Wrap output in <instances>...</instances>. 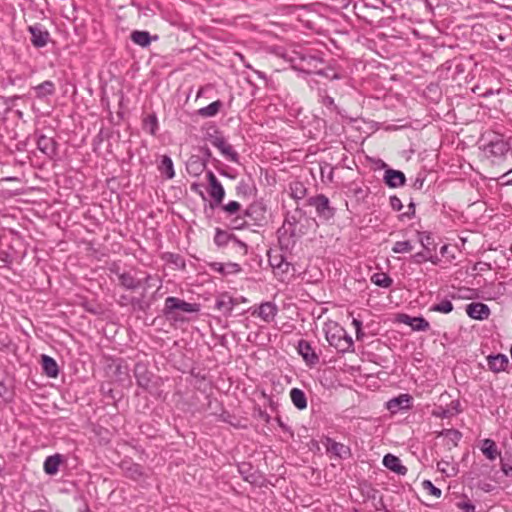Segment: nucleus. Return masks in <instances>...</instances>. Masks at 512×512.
I'll list each match as a JSON object with an SVG mask.
<instances>
[{"label": "nucleus", "instance_id": "f257e3e1", "mask_svg": "<svg viewBox=\"0 0 512 512\" xmlns=\"http://www.w3.org/2000/svg\"><path fill=\"white\" fill-rule=\"evenodd\" d=\"M326 340L339 352H347L353 348V340L344 328L337 324L329 325L326 330Z\"/></svg>", "mask_w": 512, "mask_h": 512}, {"label": "nucleus", "instance_id": "f03ea898", "mask_svg": "<svg viewBox=\"0 0 512 512\" xmlns=\"http://www.w3.org/2000/svg\"><path fill=\"white\" fill-rule=\"evenodd\" d=\"M177 311L185 313H194L199 311V305L196 303H188L176 297H168L165 300L164 313L169 319L179 320Z\"/></svg>", "mask_w": 512, "mask_h": 512}, {"label": "nucleus", "instance_id": "7ed1b4c3", "mask_svg": "<svg viewBox=\"0 0 512 512\" xmlns=\"http://www.w3.org/2000/svg\"><path fill=\"white\" fill-rule=\"evenodd\" d=\"M210 143L216 147L221 154L229 161L238 163L239 155L234 150L231 144L227 142V140L220 134L215 133L214 135H209Z\"/></svg>", "mask_w": 512, "mask_h": 512}, {"label": "nucleus", "instance_id": "20e7f679", "mask_svg": "<svg viewBox=\"0 0 512 512\" xmlns=\"http://www.w3.org/2000/svg\"><path fill=\"white\" fill-rule=\"evenodd\" d=\"M308 203H309V205L315 207L317 215L320 218L329 220L335 214V209L330 206L329 199L323 194H319L317 196L311 197L308 200Z\"/></svg>", "mask_w": 512, "mask_h": 512}, {"label": "nucleus", "instance_id": "39448f33", "mask_svg": "<svg viewBox=\"0 0 512 512\" xmlns=\"http://www.w3.org/2000/svg\"><path fill=\"white\" fill-rule=\"evenodd\" d=\"M206 176L209 183V195L213 199L215 205H219L225 197L224 187L212 171H208Z\"/></svg>", "mask_w": 512, "mask_h": 512}, {"label": "nucleus", "instance_id": "423d86ee", "mask_svg": "<svg viewBox=\"0 0 512 512\" xmlns=\"http://www.w3.org/2000/svg\"><path fill=\"white\" fill-rule=\"evenodd\" d=\"M251 313L253 316L261 318L264 322L270 323L275 319L278 313V307L275 303L267 301L260 304L258 307L252 308Z\"/></svg>", "mask_w": 512, "mask_h": 512}, {"label": "nucleus", "instance_id": "0eeeda50", "mask_svg": "<svg viewBox=\"0 0 512 512\" xmlns=\"http://www.w3.org/2000/svg\"><path fill=\"white\" fill-rule=\"evenodd\" d=\"M31 34V42L36 47H44L50 41L48 30L41 24L37 23L28 27Z\"/></svg>", "mask_w": 512, "mask_h": 512}, {"label": "nucleus", "instance_id": "6e6552de", "mask_svg": "<svg viewBox=\"0 0 512 512\" xmlns=\"http://www.w3.org/2000/svg\"><path fill=\"white\" fill-rule=\"evenodd\" d=\"M398 321L410 326L414 331H427L430 327L429 322L423 317H411L407 314H400Z\"/></svg>", "mask_w": 512, "mask_h": 512}, {"label": "nucleus", "instance_id": "1a4fd4ad", "mask_svg": "<svg viewBox=\"0 0 512 512\" xmlns=\"http://www.w3.org/2000/svg\"><path fill=\"white\" fill-rule=\"evenodd\" d=\"M466 313L473 319L485 320L490 315V309L484 303L473 302L466 306Z\"/></svg>", "mask_w": 512, "mask_h": 512}, {"label": "nucleus", "instance_id": "9d476101", "mask_svg": "<svg viewBox=\"0 0 512 512\" xmlns=\"http://www.w3.org/2000/svg\"><path fill=\"white\" fill-rule=\"evenodd\" d=\"M297 350L308 365L313 366L318 363L319 357L308 341L300 340L297 345Z\"/></svg>", "mask_w": 512, "mask_h": 512}, {"label": "nucleus", "instance_id": "9b49d317", "mask_svg": "<svg viewBox=\"0 0 512 512\" xmlns=\"http://www.w3.org/2000/svg\"><path fill=\"white\" fill-rule=\"evenodd\" d=\"M238 304L237 299H234L228 294H221L217 299L215 303L216 309L221 311L225 316H228L231 314L233 308L235 305Z\"/></svg>", "mask_w": 512, "mask_h": 512}, {"label": "nucleus", "instance_id": "f8f14e48", "mask_svg": "<svg viewBox=\"0 0 512 512\" xmlns=\"http://www.w3.org/2000/svg\"><path fill=\"white\" fill-rule=\"evenodd\" d=\"M405 175L403 172L394 169H387L384 174L385 183L391 188H397L405 184Z\"/></svg>", "mask_w": 512, "mask_h": 512}, {"label": "nucleus", "instance_id": "ddd939ff", "mask_svg": "<svg viewBox=\"0 0 512 512\" xmlns=\"http://www.w3.org/2000/svg\"><path fill=\"white\" fill-rule=\"evenodd\" d=\"M37 147L43 154L50 158L56 155V142L52 137L40 135L37 139Z\"/></svg>", "mask_w": 512, "mask_h": 512}, {"label": "nucleus", "instance_id": "4468645a", "mask_svg": "<svg viewBox=\"0 0 512 512\" xmlns=\"http://www.w3.org/2000/svg\"><path fill=\"white\" fill-rule=\"evenodd\" d=\"M411 399L412 398L410 395L401 394L400 396L390 399L387 402V409L392 413H396L401 409H407L410 406Z\"/></svg>", "mask_w": 512, "mask_h": 512}, {"label": "nucleus", "instance_id": "2eb2a0df", "mask_svg": "<svg viewBox=\"0 0 512 512\" xmlns=\"http://www.w3.org/2000/svg\"><path fill=\"white\" fill-rule=\"evenodd\" d=\"M488 153L494 156H504L509 150V144L497 137L495 140H492L486 147Z\"/></svg>", "mask_w": 512, "mask_h": 512}, {"label": "nucleus", "instance_id": "dca6fc26", "mask_svg": "<svg viewBox=\"0 0 512 512\" xmlns=\"http://www.w3.org/2000/svg\"><path fill=\"white\" fill-rule=\"evenodd\" d=\"M383 464L386 468L399 475H405L407 473V468L401 464L400 459L392 454L384 456Z\"/></svg>", "mask_w": 512, "mask_h": 512}, {"label": "nucleus", "instance_id": "f3484780", "mask_svg": "<svg viewBox=\"0 0 512 512\" xmlns=\"http://www.w3.org/2000/svg\"><path fill=\"white\" fill-rule=\"evenodd\" d=\"M489 369L494 372L505 370L508 365V358L504 354L491 355L487 358Z\"/></svg>", "mask_w": 512, "mask_h": 512}, {"label": "nucleus", "instance_id": "a211bd4d", "mask_svg": "<svg viewBox=\"0 0 512 512\" xmlns=\"http://www.w3.org/2000/svg\"><path fill=\"white\" fill-rule=\"evenodd\" d=\"M205 167V160H202L199 156H191L186 164L188 173L193 176L200 175L204 171Z\"/></svg>", "mask_w": 512, "mask_h": 512}, {"label": "nucleus", "instance_id": "6ab92c4d", "mask_svg": "<svg viewBox=\"0 0 512 512\" xmlns=\"http://www.w3.org/2000/svg\"><path fill=\"white\" fill-rule=\"evenodd\" d=\"M42 368L44 373L51 378L57 377L59 373L56 361L48 355H42Z\"/></svg>", "mask_w": 512, "mask_h": 512}, {"label": "nucleus", "instance_id": "aec40b11", "mask_svg": "<svg viewBox=\"0 0 512 512\" xmlns=\"http://www.w3.org/2000/svg\"><path fill=\"white\" fill-rule=\"evenodd\" d=\"M131 40L142 47H146L150 44L151 40H158V36H151L147 31H133L131 33Z\"/></svg>", "mask_w": 512, "mask_h": 512}, {"label": "nucleus", "instance_id": "412c9836", "mask_svg": "<svg viewBox=\"0 0 512 512\" xmlns=\"http://www.w3.org/2000/svg\"><path fill=\"white\" fill-rule=\"evenodd\" d=\"M135 377L139 386L147 388L150 383V375L143 364H136L134 369Z\"/></svg>", "mask_w": 512, "mask_h": 512}, {"label": "nucleus", "instance_id": "4be33fe9", "mask_svg": "<svg viewBox=\"0 0 512 512\" xmlns=\"http://www.w3.org/2000/svg\"><path fill=\"white\" fill-rule=\"evenodd\" d=\"M60 463L61 455L55 454L52 456H48L44 462V471L48 475H55L59 470Z\"/></svg>", "mask_w": 512, "mask_h": 512}, {"label": "nucleus", "instance_id": "5701e85b", "mask_svg": "<svg viewBox=\"0 0 512 512\" xmlns=\"http://www.w3.org/2000/svg\"><path fill=\"white\" fill-rule=\"evenodd\" d=\"M290 398L295 407L303 410L307 407V399L304 392L298 388H293L290 391Z\"/></svg>", "mask_w": 512, "mask_h": 512}, {"label": "nucleus", "instance_id": "b1692460", "mask_svg": "<svg viewBox=\"0 0 512 512\" xmlns=\"http://www.w3.org/2000/svg\"><path fill=\"white\" fill-rule=\"evenodd\" d=\"M159 169L168 179L175 176L172 159L167 155L162 157Z\"/></svg>", "mask_w": 512, "mask_h": 512}, {"label": "nucleus", "instance_id": "393cba45", "mask_svg": "<svg viewBox=\"0 0 512 512\" xmlns=\"http://www.w3.org/2000/svg\"><path fill=\"white\" fill-rule=\"evenodd\" d=\"M34 90L37 97L44 98L48 95H52L55 91V87L51 81H44L43 83L34 87Z\"/></svg>", "mask_w": 512, "mask_h": 512}, {"label": "nucleus", "instance_id": "a878e982", "mask_svg": "<svg viewBox=\"0 0 512 512\" xmlns=\"http://www.w3.org/2000/svg\"><path fill=\"white\" fill-rule=\"evenodd\" d=\"M483 454L490 460L496 459L498 455L496 444L493 440L485 439L481 448Z\"/></svg>", "mask_w": 512, "mask_h": 512}, {"label": "nucleus", "instance_id": "bb28decb", "mask_svg": "<svg viewBox=\"0 0 512 512\" xmlns=\"http://www.w3.org/2000/svg\"><path fill=\"white\" fill-rule=\"evenodd\" d=\"M221 107V101L217 100L210 103L208 106L199 109L198 114L202 117H213L219 112Z\"/></svg>", "mask_w": 512, "mask_h": 512}, {"label": "nucleus", "instance_id": "cd10ccee", "mask_svg": "<svg viewBox=\"0 0 512 512\" xmlns=\"http://www.w3.org/2000/svg\"><path fill=\"white\" fill-rule=\"evenodd\" d=\"M371 282L376 286L388 288L393 281L386 273H375L371 276Z\"/></svg>", "mask_w": 512, "mask_h": 512}, {"label": "nucleus", "instance_id": "c85d7f7f", "mask_svg": "<svg viewBox=\"0 0 512 512\" xmlns=\"http://www.w3.org/2000/svg\"><path fill=\"white\" fill-rule=\"evenodd\" d=\"M120 283L122 286H124L127 289H137L140 286V280L134 278L129 273H123L119 277Z\"/></svg>", "mask_w": 512, "mask_h": 512}, {"label": "nucleus", "instance_id": "c756f323", "mask_svg": "<svg viewBox=\"0 0 512 512\" xmlns=\"http://www.w3.org/2000/svg\"><path fill=\"white\" fill-rule=\"evenodd\" d=\"M453 310V304L450 300L444 299L441 302L431 306L430 311L448 314Z\"/></svg>", "mask_w": 512, "mask_h": 512}, {"label": "nucleus", "instance_id": "7c9ffc66", "mask_svg": "<svg viewBox=\"0 0 512 512\" xmlns=\"http://www.w3.org/2000/svg\"><path fill=\"white\" fill-rule=\"evenodd\" d=\"M125 473L129 478L133 480H138L143 474L142 468L138 464H130L127 466L125 468Z\"/></svg>", "mask_w": 512, "mask_h": 512}, {"label": "nucleus", "instance_id": "2f4dec72", "mask_svg": "<svg viewBox=\"0 0 512 512\" xmlns=\"http://www.w3.org/2000/svg\"><path fill=\"white\" fill-rule=\"evenodd\" d=\"M321 103L330 113L339 114L338 107L332 97L328 95H321Z\"/></svg>", "mask_w": 512, "mask_h": 512}, {"label": "nucleus", "instance_id": "473e14b6", "mask_svg": "<svg viewBox=\"0 0 512 512\" xmlns=\"http://www.w3.org/2000/svg\"><path fill=\"white\" fill-rule=\"evenodd\" d=\"M418 241L422 245L423 249L431 252L430 246L432 245V237L429 233L426 232H417Z\"/></svg>", "mask_w": 512, "mask_h": 512}, {"label": "nucleus", "instance_id": "72a5a7b5", "mask_svg": "<svg viewBox=\"0 0 512 512\" xmlns=\"http://www.w3.org/2000/svg\"><path fill=\"white\" fill-rule=\"evenodd\" d=\"M413 249L410 241H397L392 247L394 253H407Z\"/></svg>", "mask_w": 512, "mask_h": 512}, {"label": "nucleus", "instance_id": "f704fd0d", "mask_svg": "<svg viewBox=\"0 0 512 512\" xmlns=\"http://www.w3.org/2000/svg\"><path fill=\"white\" fill-rule=\"evenodd\" d=\"M412 261L416 264H421L426 261H433V257L431 255V252L423 250L421 252L414 254L412 256Z\"/></svg>", "mask_w": 512, "mask_h": 512}, {"label": "nucleus", "instance_id": "c9c22d12", "mask_svg": "<svg viewBox=\"0 0 512 512\" xmlns=\"http://www.w3.org/2000/svg\"><path fill=\"white\" fill-rule=\"evenodd\" d=\"M422 487L429 494L433 495L436 498H439L442 494L441 490L434 486V484L430 480H424L422 482Z\"/></svg>", "mask_w": 512, "mask_h": 512}, {"label": "nucleus", "instance_id": "e433bc0d", "mask_svg": "<svg viewBox=\"0 0 512 512\" xmlns=\"http://www.w3.org/2000/svg\"><path fill=\"white\" fill-rule=\"evenodd\" d=\"M330 450L335 453L337 456L342 457L344 454H347L349 449L342 443L333 442L330 446Z\"/></svg>", "mask_w": 512, "mask_h": 512}, {"label": "nucleus", "instance_id": "4c0bfd02", "mask_svg": "<svg viewBox=\"0 0 512 512\" xmlns=\"http://www.w3.org/2000/svg\"><path fill=\"white\" fill-rule=\"evenodd\" d=\"M316 75L324 76L328 79H335L338 77L336 71L334 70V66H327L325 69H320L315 72Z\"/></svg>", "mask_w": 512, "mask_h": 512}, {"label": "nucleus", "instance_id": "58836bf2", "mask_svg": "<svg viewBox=\"0 0 512 512\" xmlns=\"http://www.w3.org/2000/svg\"><path fill=\"white\" fill-rule=\"evenodd\" d=\"M145 128L153 135L157 130V118L155 115H149L145 119Z\"/></svg>", "mask_w": 512, "mask_h": 512}, {"label": "nucleus", "instance_id": "ea45409f", "mask_svg": "<svg viewBox=\"0 0 512 512\" xmlns=\"http://www.w3.org/2000/svg\"><path fill=\"white\" fill-rule=\"evenodd\" d=\"M444 436L453 442L454 445L461 439V433L458 430L448 429L444 433Z\"/></svg>", "mask_w": 512, "mask_h": 512}, {"label": "nucleus", "instance_id": "a19ab883", "mask_svg": "<svg viewBox=\"0 0 512 512\" xmlns=\"http://www.w3.org/2000/svg\"><path fill=\"white\" fill-rule=\"evenodd\" d=\"M241 205L237 201H230L226 205L223 206V210L232 215L237 213L240 210Z\"/></svg>", "mask_w": 512, "mask_h": 512}, {"label": "nucleus", "instance_id": "79ce46f5", "mask_svg": "<svg viewBox=\"0 0 512 512\" xmlns=\"http://www.w3.org/2000/svg\"><path fill=\"white\" fill-rule=\"evenodd\" d=\"M228 238H229V236L226 232L217 230L214 241L217 245L221 246V245H225L227 243Z\"/></svg>", "mask_w": 512, "mask_h": 512}, {"label": "nucleus", "instance_id": "37998d69", "mask_svg": "<svg viewBox=\"0 0 512 512\" xmlns=\"http://www.w3.org/2000/svg\"><path fill=\"white\" fill-rule=\"evenodd\" d=\"M259 211H263V208L260 204H252L245 210V215L248 217H252L257 214Z\"/></svg>", "mask_w": 512, "mask_h": 512}, {"label": "nucleus", "instance_id": "c03bdc74", "mask_svg": "<svg viewBox=\"0 0 512 512\" xmlns=\"http://www.w3.org/2000/svg\"><path fill=\"white\" fill-rule=\"evenodd\" d=\"M352 325L354 326L355 330H356V337L358 340L362 339L363 337V332L361 330V327H362V322L356 318H354L352 320Z\"/></svg>", "mask_w": 512, "mask_h": 512}, {"label": "nucleus", "instance_id": "a18cd8bd", "mask_svg": "<svg viewBox=\"0 0 512 512\" xmlns=\"http://www.w3.org/2000/svg\"><path fill=\"white\" fill-rule=\"evenodd\" d=\"M390 205L395 211H400L403 207L401 200L396 196L390 197Z\"/></svg>", "mask_w": 512, "mask_h": 512}, {"label": "nucleus", "instance_id": "49530a36", "mask_svg": "<svg viewBox=\"0 0 512 512\" xmlns=\"http://www.w3.org/2000/svg\"><path fill=\"white\" fill-rule=\"evenodd\" d=\"M282 260H283L282 255L270 256V258H269L270 265L273 269L277 268L280 265Z\"/></svg>", "mask_w": 512, "mask_h": 512}, {"label": "nucleus", "instance_id": "de8ad7c7", "mask_svg": "<svg viewBox=\"0 0 512 512\" xmlns=\"http://www.w3.org/2000/svg\"><path fill=\"white\" fill-rule=\"evenodd\" d=\"M289 267H290V264L287 261H285V259L283 258L280 265L277 268H275L274 270L276 273H287L289 270Z\"/></svg>", "mask_w": 512, "mask_h": 512}, {"label": "nucleus", "instance_id": "09e8293b", "mask_svg": "<svg viewBox=\"0 0 512 512\" xmlns=\"http://www.w3.org/2000/svg\"><path fill=\"white\" fill-rule=\"evenodd\" d=\"M293 191H294V196L296 198H302L305 194V189L303 188V185L301 183H296L295 189H293Z\"/></svg>", "mask_w": 512, "mask_h": 512}, {"label": "nucleus", "instance_id": "8fccbe9b", "mask_svg": "<svg viewBox=\"0 0 512 512\" xmlns=\"http://www.w3.org/2000/svg\"><path fill=\"white\" fill-rule=\"evenodd\" d=\"M501 179L503 180V185H511L512 184V170L508 173H505Z\"/></svg>", "mask_w": 512, "mask_h": 512}, {"label": "nucleus", "instance_id": "3c124183", "mask_svg": "<svg viewBox=\"0 0 512 512\" xmlns=\"http://www.w3.org/2000/svg\"><path fill=\"white\" fill-rule=\"evenodd\" d=\"M461 509H463L465 512H474L475 506L471 503H461L458 505Z\"/></svg>", "mask_w": 512, "mask_h": 512}, {"label": "nucleus", "instance_id": "603ef678", "mask_svg": "<svg viewBox=\"0 0 512 512\" xmlns=\"http://www.w3.org/2000/svg\"><path fill=\"white\" fill-rule=\"evenodd\" d=\"M501 469L505 475H509L512 472V466H510L508 464L503 463Z\"/></svg>", "mask_w": 512, "mask_h": 512}, {"label": "nucleus", "instance_id": "864d4df0", "mask_svg": "<svg viewBox=\"0 0 512 512\" xmlns=\"http://www.w3.org/2000/svg\"><path fill=\"white\" fill-rule=\"evenodd\" d=\"M423 184H424V179L418 177V178H416L413 185L415 188L421 189L423 187Z\"/></svg>", "mask_w": 512, "mask_h": 512}, {"label": "nucleus", "instance_id": "5fc2aeb1", "mask_svg": "<svg viewBox=\"0 0 512 512\" xmlns=\"http://www.w3.org/2000/svg\"><path fill=\"white\" fill-rule=\"evenodd\" d=\"M212 267L216 271L223 272V265L221 263H214Z\"/></svg>", "mask_w": 512, "mask_h": 512}, {"label": "nucleus", "instance_id": "6e6d98bb", "mask_svg": "<svg viewBox=\"0 0 512 512\" xmlns=\"http://www.w3.org/2000/svg\"><path fill=\"white\" fill-rule=\"evenodd\" d=\"M205 154L210 157L211 156V152L208 148L205 149Z\"/></svg>", "mask_w": 512, "mask_h": 512}, {"label": "nucleus", "instance_id": "4d7b16f0", "mask_svg": "<svg viewBox=\"0 0 512 512\" xmlns=\"http://www.w3.org/2000/svg\"><path fill=\"white\" fill-rule=\"evenodd\" d=\"M446 249H447V246H443V247L441 248V253L443 254V253L446 251Z\"/></svg>", "mask_w": 512, "mask_h": 512}, {"label": "nucleus", "instance_id": "13d9d810", "mask_svg": "<svg viewBox=\"0 0 512 512\" xmlns=\"http://www.w3.org/2000/svg\"><path fill=\"white\" fill-rule=\"evenodd\" d=\"M293 68H295V69H296L297 71H299V72H304V70H302V69H297V66H296V65H293Z\"/></svg>", "mask_w": 512, "mask_h": 512}, {"label": "nucleus", "instance_id": "bf43d9fd", "mask_svg": "<svg viewBox=\"0 0 512 512\" xmlns=\"http://www.w3.org/2000/svg\"><path fill=\"white\" fill-rule=\"evenodd\" d=\"M432 263L436 264L437 263V258H434L433 257V261H431Z\"/></svg>", "mask_w": 512, "mask_h": 512}, {"label": "nucleus", "instance_id": "052dcab7", "mask_svg": "<svg viewBox=\"0 0 512 512\" xmlns=\"http://www.w3.org/2000/svg\"><path fill=\"white\" fill-rule=\"evenodd\" d=\"M440 465H441V463H438V464H437L438 469H442V468L440 467Z\"/></svg>", "mask_w": 512, "mask_h": 512}, {"label": "nucleus", "instance_id": "680f3d73", "mask_svg": "<svg viewBox=\"0 0 512 512\" xmlns=\"http://www.w3.org/2000/svg\"><path fill=\"white\" fill-rule=\"evenodd\" d=\"M2 391H3V388H0V395H3Z\"/></svg>", "mask_w": 512, "mask_h": 512}, {"label": "nucleus", "instance_id": "e2e57ef3", "mask_svg": "<svg viewBox=\"0 0 512 512\" xmlns=\"http://www.w3.org/2000/svg\"><path fill=\"white\" fill-rule=\"evenodd\" d=\"M2 391H3V388H0V395H3Z\"/></svg>", "mask_w": 512, "mask_h": 512}]
</instances>
